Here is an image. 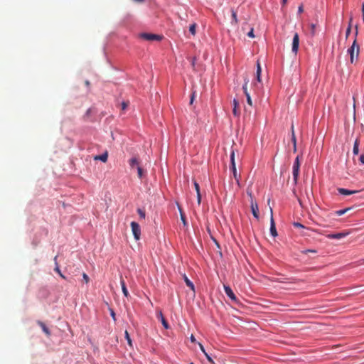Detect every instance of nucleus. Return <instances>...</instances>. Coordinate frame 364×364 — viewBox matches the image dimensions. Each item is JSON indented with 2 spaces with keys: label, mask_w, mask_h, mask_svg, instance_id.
Instances as JSON below:
<instances>
[{
  "label": "nucleus",
  "mask_w": 364,
  "mask_h": 364,
  "mask_svg": "<svg viewBox=\"0 0 364 364\" xmlns=\"http://www.w3.org/2000/svg\"><path fill=\"white\" fill-rule=\"evenodd\" d=\"M355 36H358V26L355 27ZM348 54L350 55V61L352 64L355 63L358 60L360 53V46L357 43L356 38H355L353 44L347 50Z\"/></svg>",
  "instance_id": "f257e3e1"
},
{
  "label": "nucleus",
  "mask_w": 364,
  "mask_h": 364,
  "mask_svg": "<svg viewBox=\"0 0 364 364\" xmlns=\"http://www.w3.org/2000/svg\"><path fill=\"white\" fill-rule=\"evenodd\" d=\"M230 170L232 172L234 178L235 179L237 183L238 186H240V174L237 173L236 169V165H235V151L232 150L230 154Z\"/></svg>",
  "instance_id": "f03ea898"
},
{
  "label": "nucleus",
  "mask_w": 364,
  "mask_h": 364,
  "mask_svg": "<svg viewBox=\"0 0 364 364\" xmlns=\"http://www.w3.org/2000/svg\"><path fill=\"white\" fill-rule=\"evenodd\" d=\"M299 168H300L299 156H297L294 161V163L293 164V171H292L293 178H294L295 183H297V180H298V177H299Z\"/></svg>",
  "instance_id": "7ed1b4c3"
},
{
  "label": "nucleus",
  "mask_w": 364,
  "mask_h": 364,
  "mask_svg": "<svg viewBox=\"0 0 364 364\" xmlns=\"http://www.w3.org/2000/svg\"><path fill=\"white\" fill-rule=\"evenodd\" d=\"M131 228L134 239L136 240H139L141 236V229L139 225L137 223L133 221L131 223Z\"/></svg>",
  "instance_id": "20e7f679"
},
{
  "label": "nucleus",
  "mask_w": 364,
  "mask_h": 364,
  "mask_svg": "<svg viewBox=\"0 0 364 364\" xmlns=\"http://www.w3.org/2000/svg\"><path fill=\"white\" fill-rule=\"evenodd\" d=\"M299 34L297 33H295L294 34L293 41H292V52L295 54L297 53L299 50Z\"/></svg>",
  "instance_id": "39448f33"
},
{
  "label": "nucleus",
  "mask_w": 364,
  "mask_h": 364,
  "mask_svg": "<svg viewBox=\"0 0 364 364\" xmlns=\"http://www.w3.org/2000/svg\"><path fill=\"white\" fill-rule=\"evenodd\" d=\"M141 37L146 41H160L162 37L159 35L151 33H142Z\"/></svg>",
  "instance_id": "423d86ee"
},
{
  "label": "nucleus",
  "mask_w": 364,
  "mask_h": 364,
  "mask_svg": "<svg viewBox=\"0 0 364 364\" xmlns=\"http://www.w3.org/2000/svg\"><path fill=\"white\" fill-rule=\"evenodd\" d=\"M224 290H225V292L227 294V296L232 301H235V302L237 301V299L236 296L235 295L234 292L232 291V290L231 289V288L229 286L224 285Z\"/></svg>",
  "instance_id": "0eeeda50"
},
{
  "label": "nucleus",
  "mask_w": 364,
  "mask_h": 364,
  "mask_svg": "<svg viewBox=\"0 0 364 364\" xmlns=\"http://www.w3.org/2000/svg\"><path fill=\"white\" fill-rule=\"evenodd\" d=\"M251 210L254 217L259 219V208L257 203L253 199L251 200Z\"/></svg>",
  "instance_id": "6e6552de"
},
{
  "label": "nucleus",
  "mask_w": 364,
  "mask_h": 364,
  "mask_svg": "<svg viewBox=\"0 0 364 364\" xmlns=\"http://www.w3.org/2000/svg\"><path fill=\"white\" fill-rule=\"evenodd\" d=\"M157 318L161 321L163 326L166 328V329H168L169 328V325L168 323V322L166 321V320L165 319L162 312L161 311H159L158 313H157Z\"/></svg>",
  "instance_id": "1a4fd4ad"
},
{
  "label": "nucleus",
  "mask_w": 364,
  "mask_h": 364,
  "mask_svg": "<svg viewBox=\"0 0 364 364\" xmlns=\"http://www.w3.org/2000/svg\"><path fill=\"white\" fill-rule=\"evenodd\" d=\"M242 89H243V91H244V93L245 95H246V97H247V102L248 103L249 105L252 106V99H251V97L250 95V94L248 93L247 92V82H246L243 86H242Z\"/></svg>",
  "instance_id": "9d476101"
},
{
  "label": "nucleus",
  "mask_w": 364,
  "mask_h": 364,
  "mask_svg": "<svg viewBox=\"0 0 364 364\" xmlns=\"http://www.w3.org/2000/svg\"><path fill=\"white\" fill-rule=\"evenodd\" d=\"M338 191L340 194L344 196L352 195L358 192V191H350L343 188H338Z\"/></svg>",
  "instance_id": "9b49d317"
},
{
  "label": "nucleus",
  "mask_w": 364,
  "mask_h": 364,
  "mask_svg": "<svg viewBox=\"0 0 364 364\" xmlns=\"http://www.w3.org/2000/svg\"><path fill=\"white\" fill-rule=\"evenodd\" d=\"M348 235V232H339L336 234H330L327 237L330 239H341Z\"/></svg>",
  "instance_id": "f8f14e48"
},
{
  "label": "nucleus",
  "mask_w": 364,
  "mask_h": 364,
  "mask_svg": "<svg viewBox=\"0 0 364 364\" xmlns=\"http://www.w3.org/2000/svg\"><path fill=\"white\" fill-rule=\"evenodd\" d=\"M271 213H272V209H271ZM270 232H271V235L273 237L277 236V230H276L275 223H274V221L272 215L271 216Z\"/></svg>",
  "instance_id": "ddd939ff"
},
{
  "label": "nucleus",
  "mask_w": 364,
  "mask_h": 364,
  "mask_svg": "<svg viewBox=\"0 0 364 364\" xmlns=\"http://www.w3.org/2000/svg\"><path fill=\"white\" fill-rule=\"evenodd\" d=\"M107 159H108V154L107 151L101 155H97V156H94V160H95V161L99 160L104 163L107 162Z\"/></svg>",
  "instance_id": "4468645a"
},
{
  "label": "nucleus",
  "mask_w": 364,
  "mask_h": 364,
  "mask_svg": "<svg viewBox=\"0 0 364 364\" xmlns=\"http://www.w3.org/2000/svg\"><path fill=\"white\" fill-rule=\"evenodd\" d=\"M129 164L132 168H136L139 165V161L137 158L133 157L129 161Z\"/></svg>",
  "instance_id": "2eb2a0df"
},
{
  "label": "nucleus",
  "mask_w": 364,
  "mask_h": 364,
  "mask_svg": "<svg viewBox=\"0 0 364 364\" xmlns=\"http://www.w3.org/2000/svg\"><path fill=\"white\" fill-rule=\"evenodd\" d=\"M184 281L186 285L193 291L195 292V287L193 283L186 277V274L183 275Z\"/></svg>",
  "instance_id": "dca6fc26"
},
{
  "label": "nucleus",
  "mask_w": 364,
  "mask_h": 364,
  "mask_svg": "<svg viewBox=\"0 0 364 364\" xmlns=\"http://www.w3.org/2000/svg\"><path fill=\"white\" fill-rule=\"evenodd\" d=\"M121 286H122V292H123V294L126 296V297H128L129 296V291L127 289V287H126V284H125V282L124 281L121 279Z\"/></svg>",
  "instance_id": "f3484780"
},
{
  "label": "nucleus",
  "mask_w": 364,
  "mask_h": 364,
  "mask_svg": "<svg viewBox=\"0 0 364 364\" xmlns=\"http://www.w3.org/2000/svg\"><path fill=\"white\" fill-rule=\"evenodd\" d=\"M261 72H262L261 66H260L259 61H257L256 77H257V80L258 82H261Z\"/></svg>",
  "instance_id": "a211bd4d"
},
{
  "label": "nucleus",
  "mask_w": 364,
  "mask_h": 364,
  "mask_svg": "<svg viewBox=\"0 0 364 364\" xmlns=\"http://www.w3.org/2000/svg\"><path fill=\"white\" fill-rule=\"evenodd\" d=\"M38 324L41 327L43 331L47 335V336H50V332L49 331V329L47 328V326L45 325L44 323H43L42 321H38Z\"/></svg>",
  "instance_id": "6ab92c4d"
},
{
  "label": "nucleus",
  "mask_w": 364,
  "mask_h": 364,
  "mask_svg": "<svg viewBox=\"0 0 364 364\" xmlns=\"http://www.w3.org/2000/svg\"><path fill=\"white\" fill-rule=\"evenodd\" d=\"M231 14H232V21H231V23L232 24H234V25H237L238 23V19H237V13L236 11L234 10V9H232L231 10Z\"/></svg>",
  "instance_id": "aec40b11"
},
{
  "label": "nucleus",
  "mask_w": 364,
  "mask_h": 364,
  "mask_svg": "<svg viewBox=\"0 0 364 364\" xmlns=\"http://www.w3.org/2000/svg\"><path fill=\"white\" fill-rule=\"evenodd\" d=\"M57 257H57V256H55V258H54V260H55V265H56V266H55V272H57V273L60 276V277H62L63 279H65V275H63V274H62V272H61V271H60V268H59V267H58V263H57Z\"/></svg>",
  "instance_id": "412c9836"
},
{
  "label": "nucleus",
  "mask_w": 364,
  "mask_h": 364,
  "mask_svg": "<svg viewBox=\"0 0 364 364\" xmlns=\"http://www.w3.org/2000/svg\"><path fill=\"white\" fill-rule=\"evenodd\" d=\"M233 105H234V108H233V114L235 116H238L239 115V112H237V107H239V102H237V100L234 99L233 100Z\"/></svg>",
  "instance_id": "4be33fe9"
},
{
  "label": "nucleus",
  "mask_w": 364,
  "mask_h": 364,
  "mask_svg": "<svg viewBox=\"0 0 364 364\" xmlns=\"http://www.w3.org/2000/svg\"><path fill=\"white\" fill-rule=\"evenodd\" d=\"M353 152L355 155L358 154L359 152V141L358 139L355 140L354 145H353Z\"/></svg>",
  "instance_id": "5701e85b"
},
{
  "label": "nucleus",
  "mask_w": 364,
  "mask_h": 364,
  "mask_svg": "<svg viewBox=\"0 0 364 364\" xmlns=\"http://www.w3.org/2000/svg\"><path fill=\"white\" fill-rule=\"evenodd\" d=\"M178 210H179V212H180L181 220L183 222V225L186 226V225H187V222H186V216H185L184 213H183V211H182V210H181V208L180 207H178Z\"/></svg>",
  "instance_id": "b1692460"
},
{
  "label": "nucleus",
  "mask_w": 364,
  "mask_h": 364,
  "mask_svg": "<svg viewBox=\"0 0 364 364\" xmlns=\"http://www.w3.org/2000/svg\"><path fill=\"white\" fill-rule=\"evenodd\" d=\"M350 209H351V208H345L343 210H337V211H336V215L338 216H341V215L345 214L346 213H347Z\"/></svg>",
  "instance_id": "393cba45"
},
{
  "label": "nucleus",
  "mask_w": 364,
  "mask_h": 364,
  "mask_svg": "<svg viewBox=\"0 0 364 364\" xmlns=\"http://www.w3.org/2000/svg\"><path fill=\"white\" fill-rule=\"evenodd\" d=\"M291 141H292L293 146H294V151L296 152V138L294 132H293V135H291Z\"/></svg>",
  "instance_id": "a878e982"
},
{
  "label": "nucleus",
  "mask_w": 364,
  "mask_h": 364,
  "mask_svg": "<svg viewBox=\"0 0 364 364\" xmlns=\"http://www.w3.org/2000/svg\"><path fill=\"white\" fill-rule=\"evenodd\" d=\"M352 18H350V22H349V25H348V27L346 29V38H348L350 33V31H351V22H352Z\"/></svg>",
  "instance_id": "bb28decb"
},
{
  "label": "nucleus",
  "mask_w": 364,
  "mask_h": 364,
  "mask_svg": "<svg viewBox=\"0 0 364 364\" xmlns=\"http://www.w3.org/2000/svg\"><path fill=\"white\" fill-rule=\"evenodd\" d=\"M196 23H193L189 27V31L191 32V33L193 35V36H195L196 35Z\"/></svg>",
  "instance_id": "cd10ccee"
},
{
  "label": "nucleus",
  "mask_w": 364,
  "mask_h": 364,
  "mask_svg": "<svg viewBox=\"0 0 364 364\" xmlns=\"http://www.w3.org/2000/svg\"><path fill=\"white\" fill-rule=\"evenodd\" d=\"M136 169H137V173H138L139 178H141L142 176H143V169H142V168L140 166V165H139L136 167Z\"/></svg>",
  "instance_id": "c85d7f7f"
},
{
  "label": "nucleus",
  "mask_w": 364,
  "mask_h": 364,
  "mask_svg": "<svg viewBox=\"0 0 364 364\" xmlns=\"http://www.w3.org/2000/svg\"><path fill=\"white\" fill-rule=\"evenodd\" d=\"M124 334H125V338H126V339L127 341L128 344L131 346H132V340H131V338L129 337L128 331H126Z\"/></svg>",
  "instance_id": "c756f323"
},
{
  "label": "nucleus",
  "mask_w": 364,
  "mask_h": 364,
  "mask_svg": "<svg viewBox=\"0 0 364 364\" xmlns=\"http://www.w3.org/2000/svg\"><path fill=\"white\" fill-rule=\"evenodd\" d=\"M129 106V102L127 101V102H122V104H121V109L122 110H125L127 107Z\"/></svg>",
  "instance_id": "7c9ffc66"
},
{
  "label": "nucleus",
  "mask_w": 364,
  "mask_h": 364,
  "mask_svg": "<svg viewBox=\"0 0 364 364\" xmlns=\"http://www.w3.org/2000/svg\"><path fill=\"white\" fill-rule=\"evenodd\" d=\"M137 212H138V213H139V215L140 218H145V215H146V214H145V212H144L143 210H141V209L139 208V209L137 210Z\"/></svg>",
  "instance_id": "2f4dec72"
},
{
  "label": "nucleus",
  "mask_w": 364,
  "mask_h": 364,
  "mask_svg": "<svg viewBox=\"0 0 364 364\" xmlns=\"http://www.w3.org/2000/svg\"><path fill=\"white\" fill-rule=\"evenodd\" d=\"M301 252L303 254L307 255L309 252L316 253L317 251L316 250L308 249V250H305L301 251Z\"/></svg>",
  "instance_id": "473e14b6"
},
{
  "label": "nucleus",
  "mask_w": 364,
  "mask_h": 364,
  "mask_svg": "<svg viewBox=\"0 0 364 364\" xmlns=\"http://www.w3.org/2000/svg\"><path fill=\"white\" fill-rule=\"evenodd\" d=\"M82 278H83V280L85 282V283L87 284L90 282L89 277L85 272L82 274Z\"/></svg>",
  "instance_id": "72a5a7b5"
},
{
  "label": "nucleus",
  "mask_w": 364,
  "mask_h": 364,
  "mask_svg": "<svg viewBox=\"0 0 364 364\" xmlns=\"http://www.w3.org/2000/svg\"><path fill=\"white\" fill-rule=\"evenodd\" d=\"M205 355L207 358V360L211 363V364H215V362L213 361V360L212 359V358L207 353H205Z\"/></svg>",
  "instance_id": "f704fd0d"
},
{
  "label": "nucleus",
  "mask_w": 364,
  "mask_h": 364,
  "mask_svg": "<svg viewBox=\"0 0 364 364\" xmlns=\"http://www.w3.org/2000/svg\"><path fill=\"white\" fill-rule=\"evenodd\" d=\"M316 32V25L314 23L311 24V33L312 35H314Z\"/></svg>",
  "instance_id": "c9c22d12"
},
{
  "label": "nucleus",
  "mask_w": 364,
  "mask_h": 364,
  "mask_svg": "<svg viewBox=\"0 0 364 364\" xmlns=\"http://www.w3.org/2000/svg\"><path fill=\"white\" fill-rule=\"evenodd\" d=\"M193 183H194V187H195V189L196 191V193H200L199 184L196 181H194Z\"/></svg>",
  "instance_id": "e433bc0d"
},
{
  "label": "nucleus",
  "mask_w": 364,
  "mask_h": 364,
  "mask_svg": "<svg viewBox=\"0 0 364 364\" xmlns=\"http://www.w3.org/2000/svg\"><path fill=\"white\" fill-rule=\"evenodd\" d=\"M247 36H249L250 38H254L255 37L253 28H252L250 29V31L247 33Z\"/></svg>",
  "instance_id": "4c0bfd02"
},
{
  "label": "nucleus",
  "mask_w": 364,
  "mask_h": 364,
  "mask_svg": "<svg viewBox=\"0 0 364 364\" xmlns=\"http://www.w3.org/2000/svg\"><path fill=\"white\" fill-rule=\"evenodd\" d=\"M294 226L296 228H304V226L299 223H294Z\"/></svg>",
  "instance_id": "58836bf2"
},
{
  "label": "nucleus",
  "mask_w": 364,
  "mask_h": 364,
  "mask_svg": "<svg viewBox=\"0 0 364 364\" xmlns=\"http://www.w3.org/2000/svg\"><path fill=\"white\" fill-rule=\"evenodd\" d=\"M197 200H198V203L200 204V201H201L200 193H197Z\"/></svg>",
  "instance_id": "ea45409f"
},
{
  "label": "nucleus",
  "mask_w": 364,
  "mask_h": 364,
  "mask_svg": "<svg viewBox=\"0 0 364 364\" xmlns=\"http://www.w3.org/2000/svg\"><path fill=\"white\" fill-rule=\"evenodd\" d=\"M194 97H195V92H193V93L191 95V101H190L191 105H192L193 102Z\"/></svg>",
  "instance_id": "a19ab883"
},
{
  "label": "nucleus",
  "mask_w": 364,
  "mask_h": 364,
  "mask_svg": "<svg viewBox=\"0 0 364 364\" xmlns=\"http://www.w3.org/2000/svg\"><path fill=\"white\" fill-rule=\"evenodd\" d=\"M198 344H199V346H200V348L201 351L205 354V353H206V351H205L203 346L201 343H200Z\"/></svg>",
  "instance_id": "79ce46f5"
},
{
  "label": "nucleus",
  "mask_w": 364,
  "mask_h": 364,
  "mask_svg": "<svg viewBox=\"0 0 364 364\" xmlns=\"http://www.w3.org/2000/svg\"><path fill=\"white\" fill-rule=\"evenodd\" d=\"M110 314L111 316L114 318V320H115V313L112 309L110 310Z\"/></svg>",
  "instance_id": "37998d69"
},
{
  "label": "nucleus",
  "mask_w": 364,
  "mask_h": 364,
  "mask_svg": "<svg viewBox=\"0 0 364 364\" xmlns=\"http://www.w3.org/2000/svg\"><path fill=\"white\" fill-rule=\"evenodd\" d=\"M360 161L364 164V154H362L359 159Z\"/></svg>",
  "instance_id": "c03bdc74"
},
{
  "label": "nucleus",
  "mask_w": 364,
  "mask_h": 364,
  "mask_svg": "<svg viewBox=\"0 0 364 364\" xmlns=\"http://www.w3.org/2000/svg\"><path fill=\"white\" fill-rule=\"evenodd\" d=\"M190 339H191V341L192 343H195V342L196 341V338H195V337H194V336H193V335H191V336Z\"/></svg>",
  "instance_id": "a18cd8bd"
},
{
  "label": "nucleus",
  "mask_w": 364,
  "mask_h": 364,
  "mask_svg": "<svg viewBox=\"0 0 364 364\" xmlns=\"http://www.w3.org/2000/svg\"><path fill=\"white\" fill-rule=\"evenodd\" d=\"M363 21H364V3L362 5Z\"/></svg>",
  "instance_id": "49530a36"
},
{
  "label": "nucleus",
  "mask_w": 364,
  "mask_h": 364,
  "mask_svg": "<svg viewBox=\"0 0 364 364\" xmlns=\"http://www.w3.org/2000/svg\"><path fill=\"white\" fill-rule=\"evenodd\" d=\"M291 135H293V132H294V126L293 124H291Z\"/></svg>",
  "instance_id": "de8ad7c7"
},
{
  "label": "nucleus",
  "mask_w": 364,
  "mask_h": 364,
  "mask_svg": "<svg viewBox=\"0 0 364 364\" xmlns=\"http://www.w3.org/2000/svg\"><path fill=\"white\" fill-rule=\"evenodd\" d=\"M299 13L303 12V6H300L299 7Z\"/></svg>",
  "instance_id": "09e8293b"
},
{
  "label": "nucleus",
  "mask_w": 364,
  "mask_h": 364,
  "mask_svg": "<svg viewBox=\"0 0 364 364\" xmlns=\"http://www.w3.org/2000/svg\"><path fill=\"white\" fill-rule=\"evenodd\" d=\"M247 194L250 196L251 200L253 199V197H252V192L247 191Z\"/></svg>",
  "instance_id": "8fccbe9b"
},
{
  "label": "nucleus",
  "mask_w": 364,
  "mask_h": 364,
  "mask_svg": "<svg viewBox=\"0 0 364 364\" xmlns=\"http://www.w3.org/2000/svg\"><path fill=\"white\" fill-rule=\"evenodd\" d=\"M287 0H282V4H285Z\"/></svg>",
  "instance_id": "3c124183"
},
{
  "label": "nucleus",
  "mask_w": 364,
  "mask_h": 364,
  "mask_svg": "<svg viewBox=\"0 0 364 364\" xmlns=\"http://www.w3.org/2000/svg\"><path fill=\"white\" fill-rule=\"evenodd\" d=\"M85 84L88 86V85H90L89 81H86V82H85Z\"/></svg>",
  "instance_id": "603ef678"
},
{
  "label": "nucleus",
  "mask_w": 364,
  "mask_h": 364,
  "mask_svg": "<svg viewBox=\"0 0 364 364\" xmlns=\"http://www.w3.org/2000/svg\"><path fill=\"white\" fill-rule=\"evenodd\" d=\"M362 261H363V262H364V259Z\"/></svg>",
  "instance_id": "864d4df0"
},
{
  "label": "nucleus",
  "mask_w": 364,
  "mask_h": 364,
  "mask_svg": "<svg viewBox=\"0 0 364 364\" xmlns=\"http://www.w3.org/2000/svg\"><path fill=\"white\" fill-rule=\"evenodd\" d=\"M190 364H193V363H191Z\"/></svg>",
  "instance_id": "5fc2aeb1"
}]
</instances>
